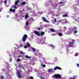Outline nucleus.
Instances as JSON below:
<instances>
[{
  "label": "nucleus",
  "mask_w": 79,
  "mask_h": 79,
  "mask_svg": "<svg viewBox=\"0 0 79 79\" xmlns=\"http://www.w3.org/2000/svg\"><path fill=\"white\" fill-rule=\"evenodd\" d=\"M77 28L76 27H74L73 28H70L68 29V32H65L66 34L67 35H69V34H71L72 32H73L75 34L77 33Z\"/></svg>",
  "instance_id": "1"
},
{
  "label": "nucleus",
  "mask_w": 79,
  "mask_h": 79,
  "mask_svg": "<svg viewBox=\"0 0 79 79\" xmlns=\"http://www.w3.org/2000/svg\"><path fill=\"white\" fill-rule=\"evenodd\" d=\"M69 41H70L69 42V44L67 46V48L68 49V48H69V47H73L74 45V42H75V40H71V39H69Z\"/></svg>",
  "instance_id": "2"
},
{
  "label": "nucleus",
  "mask_w": 79,
  "mask_h": 79,
  "mask_svg": "<svg viewBox=\"0 0 79 79\" xmlns=\"http://www.w3.org/2000/svg\"><path fill=\"white\" fill-rule=\"evenodd\" d=\"M38 75L40 79H45V77L47 76V74L45 73H42L40 71H39Z\"/></svg>",
  "instance_id": "3"
},
{
  "label": "nucleus",
  "mask_w": 79,
  "mask_h": 79,
  "mask_svg": "<svg viewBox=\"0 0 79 79\" xmlns=\"http://www.w3.org/2000/svg\"><path fill=\"white\" fill-rule=\"evenodd\" d=\"M46 39V37H43L42 38L38 41H37V43L43 45L44 44V43H45V40H45Z\"/></svg>",
  "instance_id": "4"
},
{
  "label": "nucleus",
  "mask_w": 79,
  "mask_h": 79,
  "mask_svg": "<svg viewBox=\"0 0 79 79\" xmlns=\"http://www.w3.org/2000/svg\"><path fill=\"white\" fill-rule=\"evenodd\" d=\"M48 13L49 14V15H52L53 16H55V15L56 16H58L60 15H57V13H56V12H53L51 10L49 11Z\"/></svg>",
  "instance_id": "5"
},
{
  "label": "nucleus",
  "mask_w": 79,
  "mask_h": 79,
  "mask_svg": "<svg viewBox=\"0 0 79 79\" xmlns=\"http://www.w3.org/2000/svg\"><path fill=\"white\" fill-rule=\"evenodd\" d=\"M59 21L62 24H65V23H67V20L66 19H60V20Z\"/></svg>",
  "instance_id": "6"
},
{
  "label": "nucleus",
  "mask_w": 79,
  "mask_h": 79,
  "mask_svg": "<svg viewBox=\"0 0 79 79\" xmlns=\"http://www.w3.org/2000/svg\"><path fill=\"white\" fill-rule=\"evenodd\" d=\"M53 77L55 78H61V75L59 74H56L54 75Z\"/></svg>",
  "instance_id": "7"
},
{
  "label": "nucleus",
  "mask_w": 79,
  "mask_h": 79,
  "mask_svg": "<svg viewBox=\"0 0 79 79\" xmlns=\"http://www.w3.org/2000/svg\"><path fill=\"white\" fill-rule=\"evenodd\" d=\"M26 37H27V35L26 34L24 35L22 38V41L23 42H24L26 40Z\"/></svg>",
  "instance_id": "8"
},
{
  "label": "nucleus",
  "mask_w": 79,
  "mask_h": 79,
  "mask_svg": "<svg viewBox=\"0 0 79 79\" xmlns=\"http://www.w3.org/2000/svg\"><path fill=\"white\" fill-rule=\"evenodd\" d=\"M33 52H36V53H38L39 51L38 50H36L34 48H31Z\"/></svg>",
  "instance_id": "9"
},
{
  "label": "nucleus",
  "mask_w": 79,
  "mask_h": 79,
  "mask_svg": "<svg viewBox=\"0 0 79 79\" xmlns=\"http://www.w3.org/2000/svg\"><path fill=\"white\" fill-rule=\"evenodd\" d=\"M17 74L18 78L20 79V78H21V74H20V72H17Z\"/></svg>",
  "instance_id": "10"
},
{
  "label": "nucleus",
  "mask_w": 79,
  "mask_h": 79,
  "mask_svg": "<svg viewBox=\"0 0 79 79\" xmlns=\"http://www.w3.org/2000/svg\"><path fill=\"white\" fill-rule=\"evenodd\" d=\"M34 32L36 35H37L38 36H40V33H39L38 31H35Z\"/></svg>",
  "instance_id": "11"
},
{
  "label": "nucleus",
  "mask_w": 79,
  "mask_h": 79,
  "mask_svg": "<svg viewBox=\"0 0 79 79\" xmlns=\"http://www.w3.org/2000/svg\"><path fill=\"white\" fill-rule=\"evenodd\" d=\"M15 5L16 6V5H18V4L19 3V0H16L15 1Z\"/></svg>",
  "instance_id": "12"
},
{
  "label": "nucleus",
  "mask_w": 79,
  "mask_h": 79,
  "mask_svg": "<svg viewBox=\"0 0 79 79\" xmlns=\"http://www.w3.org/2000/svg\"><path fill=\"white\" fill-rule=\"evenodd\" d=\"M56 69H59V70H61V69L59 67H56L54 68V70H56Z\"/></svg>",
  "instance_id": "13"
},
{
  "label": "nucleus",
  "mask_w": 79,
  "mask_h": 79,
  "mask_svg": "<svg viewBox=\"0 0 79 79\" xmlns=\"http://www.w3.org/2000/svg\"><path fill=\"white\" fill-rule=\"evenodd\" d=\"M42 19V20H43L44 22H45L46 23H49V22L47 21V20H46V18H45V17H43Z\"/></svg>",
  "instance_id": "14"
},
{
  "label": "nucleus",
  "mask_w": 79,
  "mask_h": 79,
  "mask_svg": "<svg viewBox=\"0 0 79 79\" xmlns=\"http://www.w3.org/2000/svg\"><path fill=\"white\" fill-rule=\"evenodd\" d=\"M50 47L52 48V49H54L55 48V46H53V45H52V44H50L49 45Z\"/></svg>",
  "instance_id": "15"
},
{
  "label": "nucleus",
  "mask_w": 79,
  "mask_h": 79,
  "mask_svg": "<svg viewBox=\"0 0 79 79\" xmlns=\"http://www.w3.org/2000/svg\"><path fill=\"white\" fill-rule=\"evenodd\" d=\"M52 7L53 8H55V7H56V6H57V5L56 4H52Z\"/></svg>",
  "instance_id": "16"
},
{
  "label": "nucleus",
  "mask_w": 79,
  "mask_h": 79,
  "mask_svg": "<svg viewBox=\"0 0 79 79\" xmlns=\"http://www.w3.org/2000/svg\"><path fill=\"white\" fill-rule=\"evenodd\" d=\"M48 73H50V72H52L53 71V69H48Z\"/></svg>",
  "instance_id": "17"
},
{
  "label": "nucleus",
  "mask_w": 79,
  "mask_h": 79,
  "mask_svg": "<svg viewBox=\"0 0 79 79\" xmlns=\"http://www.w3.org/2000/svg\"><path fill=\"white\" fill-rule=\"evenodd\" d=\"M6 76H7V77H10L11 76L10 74L8 73H6Z\"/></svg>",
  "instance_id": "18"
},
{
  "label": "nucleus",
  "mask_w": 79,
  "mask_h": 79,
  "mask_svg": "<svg viewBox=\"0 0 79 79\" xmlns=\"http://www.w3.org/2000/svg\"><path fill=\"white\" fill-rule=\"evenodd\" d=\"M10 11H12V13H15V9H10Z\"/></svg>",
  "instance_id": "19"
},
{
  "label": "nucleus",
  "mask_w": 79,
  "mask_h": 79,
  "mask_svg": "<svg viewBox=\"0 0 79 79\" xmlns=\"http://www.w3.org/2000/svg\"><path fill=\"white\" fill-rule=\"evenodd\" d=\"M76 77H77V76H75L73 77V78L70 77L69 79H76Z\"/></svg>",
  "instance_id": "20"
},
{
  "label": "nucleus",
  "mask_w": 79,
  "mask_h": 79,
  "mask_svg": "<svg viewBox=\"0 0 79 79\" xmlns=\"http://www.w3.org/2000/svg\"><path fill=\"white\" fill-rule=\"evenodd\" d=\"M44 34H45V32L43 31H41L40 33V35L41 36L44 35Z\"/></svg>",
  "instance_id": "21"
},
{
  "label": "nucleus",
  "mask_w": 79,
  "mask_h": 79,
  "mask_svg": "<svg viewBox=\"0 0 79 79\" xmlns=\"http://www.w3.org/2000/svg\"><path fill=\"white\" fill-rule=\"evenodd\" d=\"M41 67H43V68H45L46 67V65L45 64H43L42 63H41Z\"/></svg>",
  "instance_id": "22"
},
{
  "label": "nucleus",
  "mask_w": 79,
  "mask_h": 79,
  "mask_svg": "<svg viewBox=\"0 0 79 79\" xmlns=\"http://www.w3.org/2000/svg\"><path fill=\"white\" fill-rule=\"evenodd\" d=\"M58 35L59 36H63V34L61 33H58Z\"/></svg>",
  "instance_id": "23"
},
{
  "label": "nucleus",
  "mask_w": 79,
  "mask_h": 79,
  "mask_svg": "<svg viewBox=\"0 0 79 79\" xmlns=\"http://www.w3.org/2000/svg\"><path fill=\"white\" fill-rule=\"evenodd\" d=\"M26 29H27V27H26V26H28V24H29V23L28 22V21L26 22Z\"/></svg>",
  "instance_id": "24"
},
{
  "label": "nucleus",
  "mask_w": 79,
  "mask_h": 79,
  "mask_svg": "<svg viewBox=\"0 0 79 79\" xmlns=\"http://www.w3.org/2000/svg\"><path fill=\"white\" fill-rule=\"evenodd\" d=\"M25 58H31V56H28L26 55L25 56Z\"/></svg>",
  "instance_id": "25"
},
{
  "label": "nucleus",
  "mask_w": 79,
  "mask_h": 79,
  "mask_svg": "<svg viewBox=\"0 0 79 79\" xmlns=\"http://www.w3.org/2000/svg\"><path fill=\"white\" fill-rule=\"evenodd\" d=\"M38 55L39 57H41L42 55V54H41V53H39Z\"/></svg>",
  "instance_id": "26"
},
{
  "label": "nucleus",
  "mask_w": 79,
  "mask_h": 79,
  "mask_svg": "<svg viewBox=\"0 0 79 79\" xmlns=\"http://www.w3.org/2000/svg\"><path fill=\"white\" fill-rule=\"evenodd\" d=\"M12 8H14L15 9H17V7H16V6H12Z\"/></svg>",
  "instance_id": "27"
},
{
  "label": "nucleus",
  "mask_w": 79,
  "mask_h": 79,
  "mask_svg": "<svg viewBox=\"0 0 79 79\" xmlns=\"http://www.w3.org/2000/svg\"><path fill=\"white\" fill-rule=\"evenodd\" d=\"M44 62L45 63V64H51L50 63L47 62H45V61H44Z\"/></svg>",
  "instance_id": "28"
},
{
  "label": "nucleus",
  "mask_w": 79,
  "mask_h": 79,
  "mask_svg": "<svg viewBox=\"0 0 79 79\" xmlns=\"http://www.w3.org/2000/svg\"><path fill=\"white\" fill-rule=\"evenodd\" d=\"M68 17V16L67 15H62V17Z\"/></svg>",
  "instance_id": "29"
},
{
  "label": "nucleus",
  "mask_w": 79,
  "mask_h": 79,
  "mask_svg": "<svg viewBox=\"0 0 79 79\" xmlns=\"http://www.w3.org/2000/svg\"><path fill=\"white\" fill-rule=\"evenodd\" d=\"M50 31H51V32H53L55 31V30H54V29H50Z\"/></svg>",
  "instance_id": "30"
},
{
  "label": "nucleus",
  "mask_w": 79,
  "mask_h": 79,
  "mask_svg": "<svg viewBox=\"0 0 79 79\" xmlns=\"http://www.w3.org/2000/svg\"><path fill=\"white\" fill-rule=\"evenodd\" d=\"M25 4H26V2H23L21 3V5H24Z\"/></svg>",
  "instance_id": "31"
},
{
  "label": "nucleus",
  "mask_w": 79,
  "mask_h": 79,
  "mask_svg": "<svg viewBox=\"0 0 79 79\" xmlns=\"http://www.w3.org/2000/svg\"><path fill=\"white\" fill-rule=\"evenodd\" d=\"M28 15H26L25 16V19H27V18H28Z\"/></svg>",
  "instance_id": "32"
},
{
  "label": "nucleus",
  "mask_w": 79,
  "mask_h": 79,
  "mask_svg": "<svg viewBox=\"0 0 79 79\" xmlns=\"http://www.w3.org/2000/svg\"><path fill=\"white\" fill-rule=\"evenodd\" d=\"M26 45L27 46L28 48L29 47H30V44L29 43H27L26 44Z\"/></svg>",
  "instance_id": "33"
},
{
  "label": "nucleus",
  "mask_w": 79,
  "mask_h": 79,
  "mask_svg": "<svg viewBox=\"0 0 79 79\" xmlns=\"http://www.w3.org/2000/svg\"><path fill=\"white\" fill-rule=\"evenodd\" d=\"M1 79H4V77L3 76H1Z\"/></svg>",
  "instance_id": "34"
},
{
  "label": "nucleus",
  "mask_w": 79,
  "mask_h": 79,
  "mask_svg": "<svg viewBox=\"0 0 79 79\" xmlns=\"http://www.w3.org/2000/svg\"><path fill=\"white\" fill-rule=\"evenodd\" d=\"M73 9L75 11H76V10H77V8L76 7H74Z\"/></svg>",
  "instance_id": "35"
},
{
  "label": "nucleus",
  "mask_w": 79,
  "mask_h": 79,
  "mask_svg": "<svg viewBox=\"0 0 79 79\" xmlns=\"http://www.w3.org/2000/svg\"><path fill=\"white\" fill-rule=\"evenodd\" d=\"M78 55H79L78 53H76V54H75V56H78Z\"/></svg>",
  "instance_id": "36"
},
{
  "label": "nucleus",
  "mask_w": 79,
  "mask_h": 79,
  "mask_svg": "<svg viewBox=\"0 0 79 79\" xmlns=\"http://www.w3.org/2000/svg\"><path fill=\"white\" fill-rule=\"evenodd\" d=\"M20 53L21 54H23V55H24V53L21 51L20 52Z\"/></svg>",
  "instance_id": "37"
},
{
  "label": "nucleus",
  "mask_w": 79,
  "mask_h": 79,
  "mask_svg": "<svg viewBox=\"0 0 79 79\" xmlns=\"http://www.w3.org/2000/svg\"><path fill=\"white\" fill-rule=\"evenodd\" d=\"M17 62H19V61H20V59H17Z\"/></svg>",
  "instance_id": "38"
},
{
  "label": "nucleus",
  "mask_w": 79,
  "mask_h": 79,
  "mask_svg": "<svg viewBox=\"0 0 79 79\" xmlns=\"http://www.w3.org/2000/svg\"><path fill=\"white\" fill-rule=\"evenodd\" d=\"M28 48L30 50H32V49H31V48H32V47H30V46H29V47H28Z\"/></svg>",
  "instance_id": "39"
},
{
  "label": "nucleus",
  "mask_w": 79,
  "mask_h": 79,
  "mask_svg": "<svg viewBox=\"0 0 79 79\" xmlns=\"http://www.w3.org/2000/svg\"><path fill=\"white\" fill-rule=\"evenodd\" d=\"M24 48H27V46H24Z\"/></svg>",
  "instance_id": "40"
},
{
  "label": "nucleus",
  "mask_w": 79,
  "mask_h": 79,
  "mask_svg": "<svg viewBox=\"0 0 79 79\" xmlns=\"http://www.w3.org/2000/svg\"><path fill=\"white\" fill-rule=\"evenodd\" d=\"M54 22H55V23H56V18L55 19Z\"/></svg>",
  "instance_id": "41"
},
{
  "label": "nucleus",
  "mask_w": 79,
  "mask_h": 79,
  "mask_svg": "<svg viewBox=\"0 0 79 79\" xmlns=\"http://www.w3.org/2000/svg\"><path fill=\"white\" fill-rule=\"evenodd\" d=\"M77 67H79V64H77Z\"/></svg>",
  "instance_id": "42"
},
{
  "label": "nucleus",
  "mask_w": 79,
  "mask_h": 79,
  "mask_svg": "<svg viewBox=\"0 0 79 79\" xmlns=\"http://www.w3.org/2000/svg\"><path fill=\"white\" fill-rule=\"evenodd\" d=\"M37 29L38 30H39V31H40V30L41 29L40 28H38Z\"/></svg>",
  "instance_id": "43"
},
{
  "label": "nucleus",
  "mask_w": 79,
  "mask_h": 79,
  "mask_svg": "<svg viewBox=\"0 0 79 79\" xmlns=\"http://www.w3.org/2000/svg\"><path fill=\"white\" fill-rule=\"evenodd\" d=\"M12 59L11 58H10V60H9V61H10V62H11V60H12Z\"/></svg>",
  "instance_id": "44"
},
{
  "label": "nucleus",
  "mask_w": 79,
  "mask_h": 79,
  "mask_svg": "<svg viewBox=\"0 0 79 79\" xmlns=\"http://www.w3.org/2000/svg\"><path fill=\"white\" fill-rule=\"evenodd\" d=\"M6 1H4V4H5V5H6Z\"/></svg>",
  "instance_id": "45"
},
{
  "label": "nucleus",
  "mask_w": 79,
  "mask_h": 79,
  "mask_svg": "<svg viewBox=\"0 0 79 79\" xmlns=\"http://www.w3.org/2000/svg\"><path fill=\"white\" fill-rule=\"evenodd\" d=\"M49 26L48 24H47V25H46V26H44V27H47V26Z\"/></svg>",
  "instance_id": "46"
},
{
  "label": "nucleus",
  "mask_w": 79,
  "mask_h": 79,
  "mask_svg": "<svg viewBox=\"0 0 79 79\" xmlns=\"http://www.w3.org/2000/svg\"><path fill=\"white\" fill-rule=\"evenodd\" d=\"M42 12H40V13H39V15H42Z\"/></svg>",
  "instance_id": "47"
},
{
  "label": "nucleus",
  "mask_w": 79,
  "mask_h": 79,
  "mask_svg": "<svg viewBox=\"0 0 79 79\" xmlns=\"http://www.w3.org/2000/svg\"><path fill=\"white\" fill-rule=\"evenodd\" d=\"M64 29H66V27H64Z\"/></svg>",
  "instance_id": "48"
},
{
  "label": "nucleus",
  "mask_w": 79,
  "mask_h": 79,
  "mask_svg": "<svg viewBox=\"0 0 79 79\" xmlns=\"http://www.w3.org/2000/svg\"><path fill=\"white\" fill-rule=\"evenodd\" d=\"M55 34H52V35L53 36H55Z\"/></svg>",
  "instance_id": "49"
},
{
  "label": "nucleus",
  "mask_w": 79,
  "mask_h": 79,
  "mask_svg": "<svg viewBox=\"0 0 79 79\" xmlns=\"http://www.w3.org/2000/svg\"><path fill=\"white\" fill-rule=\"evenodd\" d=\"M32 39H33V38H30V41H31V40H32Z\"/></svg>",
  "instance_id": "50"
},
{
  "label": "nucleus",
  "mask_w": 79,
  "mask_h": 79,
  "mask_svg": "<svg viewBox=\"0 0 79 79\" xmlns=\"http://www.w3.org/2000/svg\"><path fill=\"white\" fill-rule=\"evenodd\" d=\"M42 60H45V59H44V58H42Z\"/></svg>",
  "instance_id": "51"
},
{
  "label": "nucleus",
  "mask_w": 79,
  "mask_h": 79,
  "mask_svg": "<svg viewBox=\"0 0 79 79\" xmlns=\"http://www.w3.org/2000/svg\"><path fill=\"white\" fill-rule=\"evenodd\" d=\"M27 9H28V10H31V8H29V7H28V8H27Z\"/></svg>",
  "instance_id": "52"
},
{
  "label": "nucleus",
  "mask_w": 79,
  "mask_h": 79,
  "mask_svg": "<svg viewBox=\"0 0 79 79\" xmlns=\"http://www.w3.org/2000/svg\"><path fill=\"white\" fill-rule=\"evenodd\" d=\"M22 46H23V45L21 44L20 45H19V47H22Z\"/></svg>",
  "instance_id": "53"
},
{
  "label": "nucleus",
  "mask_w": 79,
  "mask_h": 79,
  "mask_svg": "<svg viewBox=\"0 0 79 79\" xmlns=\"http://www.w3.org/2000/svg\"><path fill=\"white\" fill-rule=\"evenodd\" d=\"M9 5L6 6V7H8V6Z\"/></svg>",
  "instance_id": "54"
},
{
  "label": "nucleus",
  "mask_w": 79,
  "mask_h": 79,
  "mask_svg": "<svg viewBox=\"0 0 79 79\" xmlns=\"http://www.w3.org/2000/svg\"><path fill=\"white\" fill-rule=\"evenodd\" d=\"M21 56H19V57H21Z\"/></svg>",
  "instance_id": "55"
},
{
  "label": "nucleus",
  "mask_w": 79,
  "mask_h": 79,
  "mask_svg": "<svg viewBox=\"0 0 79 79\" xmlns=\"http://www.w3.org/2000/svg\"><path fill=\"white\" fill-rule=\"evenodd\" d=\"M63 31L64 32V31H65V30H63Z\"/></svg>",
  "instance_id": "56"
},
{
  "label": "nucleus",
  "mask_w": 79,
  "mask_h": 79,
  "mask_svg": "<svg viewBox=\"0 0 79 79\" xmlns=\"http://www.w3.org/2000/svg\"><path fill=\"white\" fill-rule=\"evenodd\" d=\"M60 3H61V4L63 3V2H60Z\"/></svg>",
  "instance_id": "57"
},
{
  "label": "nucleus",
  "mask_w": 79,
  "mask_h": 79,
  "mask_svg": "<svg viewBox=\"0 0 79 79\" xmlns=\"http://www.w3.org/2000/svg\"><path fill=\"white\" fill-rule=\"evenodd\" d=\"M77 4L79 5V2H77Z\"/></svg>",
  "instance_id": "58"
},
{
  "label": "nucleus",
  "mask_w": 79,
  "mask_h": 79,
  "mask_svg": "<svg viewBox=\"0 0 79 79\" xmlns=\"http://www.w3.org/2000/svg\"><path fill=\"white\" fill-rule=\"evenodd\" d=\"M35 56L37 55V54H35Z\"/></svg>",
  "instance_id": "59"
},
{
  "label": "nucleus",
  "mask_w": 79,
  "mask_h": 79,
  "mask_svg": "<svg viewBox=\"0 0 79 79\" xmlns=\"http://www.w3.org/2000/svg\"><path fill=\"white\" fill-rule=\"evenodd\" d=\"M1 11V10L0 9V11Z\"/></svg>",
  "instance_id": "60"
},
{
  "label": "nucleus",
  "mask_w": 79,
  "mask_h": 79,
  "mask_svg": "<svg viewBox=\"0 0 79 79\" xmlns=\"http://www.w3.org/2000/svg\"><path fill=\"white\" fill-rule=\"evenodd\" d=\"M23 11H24V9H23L22 10Z\"/></svg>",
  "instance_id": "61"
},
{
  "label": "nucleus",
  "mask_w": 79,
  "mask_h": 79,
  "mask_svg": "<svg viewBox=\"0 0 79 79\" xmlns=\"http://www.w3.org/2000/svg\"><path fill=\"white\" fill-rule=\"evenodd\" d=\"M50 2H51H51H52L50 1Z\"/></svg>",
  "instance_id": "62"
},
{
  "label": "nucleus",
  "mask_w": 79,
  "mask_h": 79,
  "mask_svg": "<svg viewBox=\"0 0 79 79\" xmlns=\"http://www.w3.org/2000/svg\"><path fill=\"white\" fill-rule=\"evenodd\" d=\"M7 17H8V16H7Z\"/></svg>",
  "instance_id": "63"
},
{
  "label": "nucleus",
  "mask_w": 79,
  "mask_h": 79,
  "mask_svg": "<svg viewBox=\"0 0 79 79\" xmlns=\"http://www.w3.org/2000/svg\"><path fill=\"white\" fill-rule=\"evenodd\" d=\"M31 37H32V36H31Z\"/></svg>",
  "instance_id": "64"
}]
</instances>
